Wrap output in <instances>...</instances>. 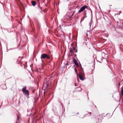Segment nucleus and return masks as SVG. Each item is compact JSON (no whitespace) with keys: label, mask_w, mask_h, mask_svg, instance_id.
I'll return each mask as SVG.
<instances>
[{"label":"nucleus","mask_w":123,"mask_h":123,"mask_svg":"<svg viewBox=\"0 0 123 123\" xmlns=\"http://www.w3.org/2000/svg\"><path fill=\"white\" fill-rule=\"evenodd\" d=\"M85 74L83 70H82L81 73L79 74V76L80 79L82 80H84L85 76Z\"/></svg>","instance_id":"20e7f679"},{"label":"nucleus","mask_w":123,"mask_h":123,"mask_svg":"<svg viewBox=\"0 0 123 123\" xmlns=\"http://www.w3.org/2000/svg\"><path fill=\"white\" fill-rule=\"evenodd\" d=\"M91 112H90L89 114H90V115H91Z\"/></svg>","instance_id":"ddd939ff"},{"label":"nucleus","mask_w":123,"mask_h":123,"mask_svg":"<svg viewBox=\"0 0 123 123\" xmlns=\"http://www.w3.org/2000/svg\"><path fill=\"white\" fill-rule=\"evenodd\" d=\"M87 7V6L86 5H85L83 6L79 10V12L80 13L83 11Z\"/></svg>","instance_id":"423d86ee"},{"label":"nucleus","mask_w":123,"mask_h":123,"mask_svg":"<svg viewBox=\"0 0 123 123\" xmlns=\"http://www.w3.org/2000/svg\"><path fill=\"white\" fill-rule=\"evenodd\" d=\"M73 62L77 67H78L79 65L77 60L74 58H73Z\"/></svg>","instance_id":"0eeeda50"},{"label":"nucleus","mask_w":123,"mask_h":123,"mask_svg":"<svg viewBox=\"0 0 123 123\" xmlns=\"http://www.w3.org/2000/svg\"><path fill=\"white\" fill-rule=\"evenodd\" d=\"M121 89H122L121 91V94L122 95H123V87L121 88Z\"/></svg>","instance_id":"1a4fd4ad"},{"label":"nucleus","mask_w":123,"mask_h":123,"mask_svg":"<svg viewBox=\"0 0 123 123\" xmlns=\"http://www.w3.org/2000/svg\"><path fill=\"white\" fill-rule=\"evenodd\" d=\"M72 17L71 16H69V17L70 18H71Z\"/></svg>","instance_id":"f8f14e48"},{"label":"nucleus","mask_w":123,"mask_h":123,"mask_svg":"<svg viewBox=\"0 0 123 123\" xmlns=\"http://www.w3.org/2000/svg\"><path fill=\"white\" fill-rule=\"evenodd\" d=\"M45 92H44V95L45 94Z\"/></svg>","instance_id":"dca6fc26"},{"label":"nucleus","mask_w":123,"mask_h":123,"mask_svg":"<svg viewBox=\"0 0 123 123\" xmlns=\"http://www.w3.org/2000/svg\"><path fill=\"white\" fill-rule=\"evenodd\" d=\"M74 70H75V72L77 74V72H76L77 70L76 69V68H74Z\"/></svg>","instance_id":"9b49d317"},{"label":"nucleus","mask_w":123,"mask_h":123,"mask_svg":"<svg viewBox=\"0 0 123 123\" xmlns=\"http://www.w3.org/2000/svg\"><path fill=\"white\" fill-rule=\"evenodd\" d=\"M31 2L32 4V5L34 6H35L36 3L35 1H31Z\"/></svg>","instance_id":"6e6552de"},{"label":"nucleus","mask_w":123,"mask_h":123,"mask_svg":"<svg viewBox=\"0 0 123 123\" xmlns=\"http://www.w3.org/2000/svg\"><path fill=\"white\" fill-rule=\"evenodd\" d=\"M50 56L49 55H48L46 54H42L41 55L40 58L42 59H42H45L46 58L49 59L50 58Z\"/></svg>","instance_id":"7ed1b4c3"},{"label":"nucleus","mask_w":123,"mask_h":123,"mask_svg":"<svg viewBox=\"0 0 123 123\" xmlns=\"http://www.w3.org/2000/svg\"><path fill=\"white\" fill-rule=\"evenodd\" d=\"M120 85V83H119L118 84V86H119Z\"/></svg>","instance_id":"4468645a"},{"label":"nucleus","mask_w":123,"mask_h":123,"mask_svg":"<svg viewBox=\"0 0 123 123\" xmlns=\"http://www.w3.org/2000/svg\"><path fill=\"white\" fill-rule=\"evenodd\" d=\"M26 86L24 87L22 89V90L23 93L26 96H28L29 95V91L26 90Z\"/></svg>","instance_id":"f03ea898"},{"label":"nucleus","mask_w":123,"mask_h":123,"mask_svg":"<svg viewBox=\"0 0 123 123\" xmlns=\"http://www.w3.org/2000/svg\"><path fill=\"white\" fill-rule=\"evenodd\" d=\"M69 50L70 52L71 53H74L77 52V50L75 47H73V48H70Z\"/></svg>","instance_id":"39448f33"},{"label":"nucleus","mask_w":123,"mask_h":123,"mask_svg":"<svg viewBox=\"0 0 123 123\" xmlns=\"http://www.w3.org/2000/svg\"><path fill=\"white\" fill-rule=\"evenodd\" d=\"M97 120H98V121L99 120V118H98L97 119Z\"/></svg>","instance_id":"2eb2a0df"},{"label":"nucleus","mask_w":123,"mask_h":123,"mask_svg":"<svg viewBox=\"0 0 123 123\" xmlns=\"http://www.w3.org/2000/svg\"><path fill=\"white\" fill-rule=\"evenodd\" d=\"M48 81L46 79L44 80V81L43 84V89L44 90L46 89L47 88L48 86Z\"/></svg>","instance_id":"f257e3e1"},{"label":"nucleus","mask_w":123,"mask_h":123,"mask_svg":"<svg viewBox=\"0 0 123 123\" xmlns=\"http://www.w3.org/2000/svg\"><path fill=\"white\" fill-rule=\"evenodd\" d=\"M75 86H76V84L75 85Z\"/></svg>","instance_id":"f3484780"},{"label":"nucleus","mask_w":123,"mask_h":123,"mask_svg":"<svg viewBox=\"0 0 123 123\" xmlns=\"http://www.w3.org/2000/svg\"><path fill=\"white\" fill-rule=\"evenodd\" d=\"M74 14V12L72 13V14L71 15V16L72 17V16H73Z\"/></svg>","instance_id":"9d476101"}]
</instances>
